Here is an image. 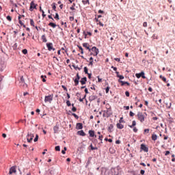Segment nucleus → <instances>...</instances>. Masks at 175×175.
<instances>
[{
  "label": "nucleus",
  "mask_w": 175,
  "mask_h": 175,
  "mask_svg": "<svg viewBox=\"0 0 175 175\" xmlns=\"http://www.w3.org/2000/svg\"><path fill=\"white\" fill-rule=\"evenodd\" d=\"M121 144V141H120V140L116 141V144Z\"/></svg>",
  "instance_id": "obj_54"
},
{
  "label": "nucleus",
  "mask_w": 175,
  "mask_h": 175,
  "mask_svg": "<svg viewBox=\"0 0 175 175\" xmlns=\"http://www.w3.org/2000/svg\"><path fill=\"white\" fill-rule=\"evenodd\" d=\"M66 105H67V106H68V107L72 106V104L70 103V101H69V100L66 101Z\"/></svg>",
  "instance_id": "obj_41"
},
{
  "label": "nucleus",
  "mask_w": 175,
  "mask_h": 175,
  "mask_svg": "<svg viewBox=\"0 0 175 175\" xmlns=\"http://www.w3.org/2000/svg\"><path fill=\"white\" fill-rule=\"evenodd\" d=\"M144 132L148 133L150 132V130L148 129H146L144 130Z\"/></svg>",
  "instance_id": "obj_59"
},
{
  "label": "nucleus",
  "mask_w": 175,
  "mask_h": 175,
  "mask_svg": "<svg viewBox=\"0 0 175 175\" xmlns=\"http://www.w3.org/2000/svg\"><path fill=\"white\" fill-rule=\"evenodd\" d=\"M165 106H166V107H167V109H170V107H172V103H165Z\"/></svg>",
  "instance_id": "obj_29"
},
{
  "label": "nucleus",
  "mask_w": 175,
  "mask_h": 175,
  "mask_svg": "<svg viewBox=\"0 0 175 175\" xmlns=\"http://www.w3.org/2000/svg\"><path fill=\"white\" fill-rule=\"evenodd\" d=\"M135 116V113L132 111H130V117H133Z\"/></svg>",
  "instance_id": "obj_52"
},
{
  "label": "nucleus",
  "mask_w": 175,
  "mask_h": 175,
  "mask_svg": "<svg viewBox=\"0 0 175 175\" xmlns=\"http://www.w3.org/2000/svg\"><path fill=\"white\" fill-rule=\"evenodd\" d=\"M111 114H113L111 113V109L109 108L107 110L104 111V113L103 114V117L109 118V117H110V116H111Z\"/></svg>",
  "instance_id": "obj_2"
},
{
  "label": "nucleus",
  "mask_w": 175,
  "mask_h": 175,
  "mask_svg": "<svg viewBox=\"0 0 175 175\" xmlns=\"http://www.w3.org/2000/svg\"><path fill=\"white\" fill-rule=\"evenodd\" d=\"M54 133H59V126L58 125H55L53 127Z\"/></svg>",
  "instance_id": "obj_11"
},
{
  "label": "nucleus",
  "mask_w": 175,
  "mask_h": 175,
  "mask_svg": "<svg viewBox=\"0 0 175 175\" xmlns=\"http://www.w3.org/2000/svg\"><path fill=\"white\" fill-rule=\"evenodd\" d=\"M160 79H161L163 80V81H164V83H167L166 77H165L162 75H160Z\"/></svg>",
  "instance_id": "obj_22"
},
{
  "label": "nucleus",
  "mask_w": 175,
  "mask_h": 175,
  "mask_svg": "<svg viewBox=\"0 0 175 175\" xmlns=\"http://www.w3.org/2000/svg\"><path fill=\"white\" fill-rule=\"evenodd\" d=\"M16 167H17V166H16V165L11 167L10 168V171H9L8 174L10 175H11V174H13V173H14V174L17 173Z\"/></svg>",
  "instance_id": "obj_5"
},
{
  "label": "nucleus",
  "mask_w": 175,
  "mask_h": 175,
  "mask_svg": "<svg viewBox=\"0 0 175 175\" xmlns=\"http://www.w3.org/2000/svg\"><path fill=\"white\" fill-rule=\"evenodd\" d=\"M75 20V17L70 16V21H73Z\"/></svg>",
  "instance_id": "obj_56"
},
{
  "label": "nucleus",
  "mask_w": 175,
  "mask_h": 175,
  "mask_svg": "<svg viewBox=\"0 0 175 175\" xmlns=\"http://www.w3.org/2000/svg\"><path fill=\"white\" fill-rule=\"evenodd\" d=\"M82 3H83V5H87V3L90 4V1H88V0H83Z\"/></svg>",
  "instance_id": "obj_31"
},
{
  "label": "nucleus",
  "mask_w": 175,
  "mask_h": 175,
  "mask_svg": "<svg viewBox=\"0 0 175 175\" xmlns=\"http://www.w3.org/2000/svg\"><path fill=\"white\" fill-rule=\"evenodd\" d=\"M2 136H3V137H4V139L6 138V134L5 133H3Z\"/></svg>",
  "instance_id": "obj_63"
},
{
  "label": "nucleus",
  "mask_w": 175,
  "mask_h": 175,
  "mask_svg": "<svg viewBox=\"0 0 175 175\" xmlns=\"http://www.w3.org/2000/svg\"><path fill=\"white\" fill-rule=\"evenodd\" d=\"M95 99H98V96H97L92 95V96H89V100L90 102H92V100H95Z\"/></svg>",
  "instance_id": "obj_12"
},
{
  "label": "nucleus",
  "mask_w": 175,
  "mask_h": 175,
  "mask_svg": "<svg viewBox=\"0 0 175 175\" xmlns=\"http://www.w3.org/2000/svg\"><path fill=\"white\" fill-rule=\"evenodd\" d=\"M42 17H46V14H44V11L42 10Z\"/></svg>",
  "instance_id": "obj_58"
},
{
  "label": "nucleus",
  "mask_w": 175,
  "mask_h": 175,
  "mask_svg": "<svg viewBox=\"0 0 175 175\" xmlns=\"http://www.w3.org/2000/svg\"><path fill=\"white\" fill-rule=\"evenodd\" d=\"M6 18H7V20H8V21H12V16H8L6 17Z\"/></svg>",
  "instance_id": "obj_44"
},
{
  "label": "nucleus",
  "mask_w": 175,
  "mask_h": 175,
  "mask_svg": "<svg viewBox=\"0 0 175 175\" xmlns=\"http://www.w3.org/2000/svg\"><path fill=\"white\" fill-rule=\"evenodd\" d=\"M133 132H137V129L136 127H134L133 128Z\"/></svg>",
  "instance_id": "obj_62"
},
{
  "label": "nucleus",
  "mask_w": 175,
  "mask_h": 175,
  "mask_svg": "<svg viewBox=\"0 0 175 175\" xmlns=\"http://www.w3.org/2000/svg\"><path fill=\"white\" fill-rule=\"evenodd\" d=\"M126 96H129V92L126 91L125 92Z\"/></svg>",
  "instance_id": "obj_57"
},
{
  "label": "nucleus",
  "mask_w": 175,
  "mask_h": 175,
  "mask_svg": "<svg viewBox=\"0 0 175 175\" xmlns=\"http://www.w3.org/2000/svg\"><path fill=\"white\" fill-rule=\"evenodd\" d=\"M42 40L44 43H46V42H47V39L46 38V36H44V35L42 36Z\"/></svg>",
  "instance_id": "obj_23"
},
{
  "label": "nucleus",
  "mask_w": 175,
  "mask_h": 175,
  "mask_svg": "<svg viewBox=\"0 0 175 175\" xmlns=\"http://www.w3.org/2000/svg\"><path fill=\"white\" fill-rule=\"evenodd\" d=\"M118 77L120 79V80H124V79H125L123 75H118Z\"/></svg>",
  "instance_id": "obj_35"
},
{
  "label": "nucleus",
  "mask_w": 175,
  "mask_h": 175,
  "mask_svg": "<svg viewBox=\"0 0 175 175\" xmlns=\"http://www.w3.org/2000/svg\"><path fill=\"white\" fill-rule=\"evenodd\" d=\"M116 125L118 129H122L124 128V125H122L121 123H118Z\"/></svg>",
  "instance_id": "obj_19"
},
{
  "label": "nucleus",
  "mask_w": 175,
  "mask_h": 175,
  "mask_svg": "<svg viewBox=\"0 0 175 175\" xmlns=\"http://www.w3.org/2000/svg\"><path fill=\"white\" fill-rule=\"evenodd\" d=\"M72 115L75 117V118H77V120L79 118V116L76 113H72Z\"/></svg>",
  "instance_id": "obj_47"
},
{
  "label": "nucleus",
  "mask_w": 175,
  "mask_h": 175,
  "mask_svg": "<svg viewBox=\"0 0 175 175\" xmlns=\"http://www.w3.org/2000/svg\"><path fill=\"white\" fill-rule=\"evenodd\" d=\"M78 48L81 51V54H84V51L83 50V47H81V46L78 45Z\"/></svg>",
  "instance_id": "obj_30"
},
{
  "label": "nucleus",
  "mask_w": 175,
  "mask_h": 175,
  "mask_svg": "<svg viewBox=\"0 0 175 175\" xmlns=\"http://www.w3.org/2000/svg\"><path fill=\"white\" fill-rule=\"evenodd\" d=\"M90 50L91 51H93V53H95L94 55H97L98 54H99V49H98L95 46H93Z\"/></svg>",
  "instance_id": "obj_10"
},
{
  "label": "nucleus",
  "mask_w": 175,
  "mask_h": 175,
  "mask_svg": "<svg viewBox=\"0 0 175 175\" xmlns=\"http://www.w3.org/2000/svg\"><path fill=\"white\" fill-rule=\"evenodd\" d=\"M135 76H136V78L137 79H140V77H141V75H140V73H137V74H135Z\"/></svg>",
  "instance_id": "obj_46"
},
{
  "label": "nucleus",
  "mask_w": 175,
  "mask_h": 175,
  "mask_svg": "<svg viewBox=\"0 0 175 175\" xmlns=\"http://www.w3.org/2000/svg\"><path fill=\"white\" fill-rule=\"evenodd\" d=\"M132 125H133V126H136V121L135 120L133 121Z\"/></svg>",
  "instance_id": "obj_51"
},
{
  "label": "nucleus",
  "mask_w": 175,
  "mask_h": 175,
  "mask_svg": "<svg viewBox=\"0 0 175 175\" xmlns=\"http://www.w3.org/2000/svg\"><path fill=\"white\" fill-rule=\"evenodd\" d=\"M84 72L85 75H88V68L87 67H84Z\"/></svg>",
  "instance_id": "obj_34"
},
{
  "label": "nucleus",
  "mask_w": 175,
  "mask_h": 175,
  "mask_svg": "<svg viewBox=\"0 0 175 175\" xmlns=\"http://www.w3.org/2000/svg\"><path fill=\"white\" fill-rule=\"evenodd\" d=\"M85 94H88V89L85 88Z\"/></svg>",
  "instance_id": "obj_64"
},
{
  "label": "nucleus",
  "mask_w": 175,
  "mask_h": 175,
  "mask_svg": "<svg viewBox=\"0 0 175 175\" xmlns=\"http://www.w3.org/2000/svg\"><path fill=\"white\" fill-rule=\"evenodd\" d=\"M157 139H158V135H157V134H152V140H154V142H155V140H157Z\"/></svg>",
  "instance_id": "obj_20"
},
{
  "label": "nucleus",
  "mask_w": 175,
  "mask_h": 175,
  "mask_svg": "<svg viewBox=\"0 0 175 175\" xmlns=\"http://www.w3.org/2000/svg\"><path fill=\"white\" fill-rule=\"evenodd\" d=\"M76 6V4L75 3H73L72 7H70V10H75V7Z\"/></svg>",
  "instance_id": "obj_39"
},
{
  "label": "nucleus",
  "mask_w": 175,
  "mask_h": 175,
  "mask_svg": "<svg viewBox=\"0 0 175 175\" xmlns=\"http://www.w3.org/2000/svg\"><path fill=\"white\" fill-rule=\"evenodd\" d=\"M55 18L56 20H59V15H58V13H56V14H55Z\"/></svg>",
  "instance_id": "obj_40"
},
{
  "label": "nucleus",
  "mask_w": 175,
  "mask_h": 175,
  "mask_svg": "<svg viewBox=\"0 0 175 175\" xmlns=\"http://www.w3.org/2000/svg\"><path fill=\"white\" fill-rule=\"evenodd\" d=\"M143 27H147V22H144V23H143Z\"/></svg>",
  "instance_id": "obj_61"
},
{
  "label": "nucleus",
  "mask_w": 175,
  "mask_h": 175,
  "mask_svg": "<svg viewBox=\"0 0 175 175\" xmlns=\"http://www.w3.org/2000/svg\"><path fill=\"white\" fill-rule=\"evenodd\" d=\"M90 147H91V150H98V148H95L92 146V145H91Z\"/></svg>",
  "instance_id": "obj_50"
},
{
  "label": "nucleus",
  "mask_w": 175,
  "mask_h": 175,
  "mask_svg": "<svg viewBox=\"0 0 175 175\" xmlns=\"http://www.w3.org/2000/svg\"><path fill=\"white\" fill-rule=\"evenodd\" d=\"M113 127L114 126H113V124H110L109 126L108 127L109 132H111V129H113Z\"/></svg>",
  "instance_id": "obj_28"
},
{
  "label": "nucleus",
  "mask_w": 175,
  "mask_h": 175,
  "mask_svg": "<svg viewBox=\"0 0 175 175\" xmlns=\"http://www.w3.org/2000/svg\"><path fill=\"white\" fill-rule=\"evenodd\" d=\"M34 136L35 135H33V133H32V131H28L27 135L26 136L27 142L31 143L32 140H33Z\"/></svg>",
  "instance_id": "obj_1"
},
{
  "label": "nucleus",
  "mask_w": 175,
  "mask_h": 175,
  "mask_svg": "<svg viewBox=\"0 0 175 175\" xmlns=\"http://www.w3.org/2000/svg\"><path fill=\"white\" fill-rule=\"evenodd\" d=\"M72 111H77V109L76 107H75V104H72Z\"/></svg>",
  "instance_id": "obj_25"
},
{
  "label": "nucleus",
  "mask_w": 175,
  "mask_h": 175,
  "mask_svg": "<svg viewBox=\"0 0 175 175\" xmlns=\"http://www.w3.org/2000/svg\"><path fill=\"white\" fill-rule=\"evenodd\" d=\"M22 52H23V54H27L28 51H27V49H23V50L22 51Z\"/></svg>",
  "instance_id": "obj_45"
},
{
  "label": "nucleus",
  "mask_w": 175,
  "mask_h": 175,
  "mask_svg": "<svg viewBox=\"0 0 175 175\" xmlns=\"http://www.w3.org/2000/svg\"><path fill=\"white\" fill-rule=\"evenodd\" d=\"M91 159H92L91 157L88 158V161L87 163H86V166H88V165H90V163H91Z\"/></svg>",
  "instance_id": "obj_33"
},
{
  "label": "nucleus",
  "mask_w": 175,
  "mask_h": 175,
  "mask_svg": "<svg viewBox=\"0 0 175 175\" xmlns=\"http://www.w3.org/2000/svg\"><path fill=\"white\" fill-rule=\"evenodd\" d=\"M49 27H52V28H55L57 27V25L53 22L49 23Z\"/></svg>",
  "instance_id": "obj_21"
},
{
  "label": "nucleus",
  "mask_w": 175,
  "mask_h": 175,
  "mask_svg": "<svg viewBox=\"0 0 175 175\" xmlns=\"http://www.w3.org/2000/svg\"><path fill=\"white\" fill-rule=\"evenodd\" d=\"M80 83H81L82 85H84V84L87 83V77L82 78L81 80L80 81Z\"/></svg>",
  "instance_id": "obj_13"
},
{
  "label": "nucleus",
  "mask_w": 175,
  "mask_h": 175,
  "mask_svg": "<svg viewBox=\"0 0 175 175\" xmlns=\"http://www.w3.org/2000/svg\"><path fill=\"white\" fill-rule=\"evenodd\" d=\"M76 129H83V124L77 123L76 125Z\"/></svg>",
  "instance_id": "obj_16"
},
{
  "label": "nucleus",
  "mask_w": 175,
  "mask_h": 175,
  "mask_svg": "<svg viewBox=\"0 0 175 175\" xmlns=\"http://www.w3.org/2000/svg\"><path fill=\"white\" fill-rule=\"evenodd\" d=\"M111 68L113 69L115 72H117V67L111 66Z\"/></svg>",
  "instance_id": "obj_55"
},
{
  "label": "nucleus",
  "mask_w": 175,
  "mask_h": 175,
  "mask_svg": "<svg viewBox=\"0 0 175 175\" xmlns=\"http://www.w3.org/2000/svg\"><path fill=\"white\" fill-rule=\"evenodd\" d=\"M137 119L140 122H144V118H146L143 113L142 112H138L137 114Z\"/></svg>",
  "instance_id": "obj_3"
},
{
  "label": "nucleus",
  "mask_w": 175,
  "mask_h": 175,
  "mask_svg": "<svg viewBox=\"0 0 175 175\" xmlns=\"http://www.w3.org/2000/svg\"><path fill=\"white\" fill-rule=\"evenodd\" d=\"M169 154H170V151L167 150V151L165 152V156H167V155H169Z\"/></svg>",
  "instance_id": "obj_53"
},
{
  "label": "nucleus",
  "mask_w": 175,
  "mask_h": 175,
  "mask_svg": "<svg viewBox=\"0 0 175 175\" xmlns=\"http://www.w3.org/2000/svg\"><path fill=\"white\" fill-rule=\"evenodd\" d=\"M44 102L46 103H47V102H49V103H51V102H53V95L46 96L44 98Z\"/></svg>",
  "instance_id": "obj_4"
},
{
  "label": "nucleus",
  "mask_w": 175,
  "mask_h": 175,
  "mask_svg": "<svg viewBox=\"0 0 175 175\" xmlns=\"http://www.w3.org/2000/svg\"><path fill=\"white\" fill-rule=\"evenodd\" d=\"M52 8L55 11L56 10L55 9H57V6H55V3H53V4H52Z\"/></svg>",
  "instance_id": "obj_38"
},
{
  "label": "nucleus",
  "mask_w": 175,
  "mask_h": 175,
  "mask_svg": "<svg viewBox=\"0 0 175 175\" xmlns=\"http://www.w3.org/2000/svg\"><path fill=\"white\" fill-rule=\"evenodd\" d=\"M30 25H31V27H35V22H33V19H30Z\"/></svg>",
  "instance_id": "obj_26"
},
{
  "label": "nucleus",
  "mask_w": 175,
  "mask_h": 175,
  "mask_svg": "<svg viewBox=\"0 0 175 175\" xmlns=\"http://www.w3.org/2000/svg\"><path fill=\"white\" fill-rule=\"evenodd\" d=\"M79 80H80V75H79V73H77V77L74 79V82L75 83V85H79Z\"/></svg>",
  "instance_id": "obj_9"
},
{
  "label": "nucleus",
  "mask_w": 175,
  "mask_h": 175,
  "mask_svg": "<svg viewBox=\"0 0 175 175\" xmlns=\"http://www.w3.org/2000/svg\"><path fill=\"white\" fill-rule=\"evenodd\" d=\"M83 46L87 49L89 51H91V49H90V44L87 42L83 44Z\"/></svg>",
  "instance_id": "obj_14"
},
{
  "label": "nucleus",
  "mask_w": 175,
  "mask_h": 175,
  "mask_svg": "<svg viewBox=\"0 0 175 175\" xmlns=\"http://www.w3.org/2000/svg\"><path fill=\"white\" fill-rule=\"evenodd\" d=\"M141 150L144 152H148V148L144 144H141Z\"/></svg>",
  "instance_id": "obj_8"
},
{
  "label": "nucleus",
  "mask_w": 175,
  "mask_h": 175,
  "mask_svg": "<svg viewBox=\"0 0 175 175\" xmlns=\"http://www.w3.org/2000/svg\"><path fill=\"white\" fill-rule=\"evenodd\" d=\"M144 173H146V171H144V170H142L140 171V174L143 175V174H144Z\"/></svg>",
  "instance_id": "obj_49"
},
{
  "label": "nucleus",
  "mask_w": 175,
  "mask_h": 175,
  "mask_svg": "<svg viewBox=\"0 0 175 175\" xmlns=\"http://www.w3.org/2000/svg\"><path fill=\"white\" fill-rule=\"evenodd\" d=\"M109 91H110V87L107 86L105 89L106 94H109Z\"/></svg>",
  "instance_id": "obj_36"
},
{
  "label": "nucleus",
  "mask_w": 175,
  "mask_h": 175,
  "mask_svg": "<svg viewBox=\"0 0 175 175\" xmlns=\"http://www.w3.org/2000/svg\"><path fill=\"white\" fill-rule=\"evenodd\" d=\"M44 77H46V76H43V75L41 76V79H42L43 83H46V79H44Z\"/></svg>",
  "instance_id": "obj_42"
},
{
  "label": "nucleus",
  "mask_w": 175,
  "mask_h": 175,
  "mask_svg": "<svg viewBox=\"0 0 175 175\" xmlns=\"http://www.w3.org/2000/svg\"><path fill=\"white\" fill-rule=\"evenodd\" d=\"M62 87L65 91H68V89L66 88V87H65V85H62Z\"/></svg>",
  "instance_id": "obj_60"
},
{
  "label": "nucleus",
  "mask_w": 175,
  "mask_h": 175,
  "mask_svg": "<svg viewBox=\"0 0 175 175\" xmlns=\"http://www.w3.org/2000/svg\"><path fill=\"white\" fill-rule=\"evenodd\" d=\"M72 66H73V68H74L75 69H78V70H81V68H79L78 66H75V65H72Z\"/></svg>",
  "instance_id": "obj_43"
},
{
  "label": "nucleus",
  "mask_w": 175,
  "mask_h": 175,
  "mask_svg": "<svg viewBox=\"0 0 175 175\" xmlns=\"http://www.w3.org/2000/svg\"><path fill=\"white\" fill-rule=\"evenodd\" d=\"M89 135H90V137H94L95 136V131H94L92 130H90Z\"/></svg>",
  "instance_id": "obj_18"
},
{
  "label": "nucleus",
  "mask_w": 175,
  "mask_h": 175,
  "mask_svg": "<svg viewBox=\"0 0 175 175\" xmlns=\"http://www.w3.org/2000/svg\"><path fill=\"white\" fill-rule=\"evenodd\" d=\"M141 77H142V79H146V76L144 75V72L142 71L140 73H139Z\"/></svg>",
  "instance_id": "obj_27"
},
{
  "label": "nucleus",
  "mask_w": 175,
  "mask_h": 175,
  "mask_svg": "<svg viewBox=\"0 0 175 175\" xmlns=\"http://www.w3.org/2000/svg\"><path fill=\"white\" fill-rule=\"evenodd\" d=\"M46 47L48 48L49 51H51V50L54 51L55 50V49L53 47V43L51 42L46 43Z\"/></svg>",
  "instance_id": "obj_7"
},
{
  "label": "nucleus",
  "mask_w": 175,
  "mask_h": 175,
  "mask_svg": "<svg viewBox=\"0 0 175 175\" xmlns=\"http://www.w3.org/2000/svg\"><path fill=\"white\" fill-rule=\"evenodd\" d=\"M119 83H121V85H125V84H126V85H129V83L127 81H123L122 80H118Z\"/></svg>",
  "instance_id": "obj_17"
},
{
  "label": "nucleus",
  "mask_w": 175,
  "mask_h": 175,
  "mask_svg": "<svg viewBox=\"0 0 175 175\" xmlns=\"http://www.w3.org/2000/svg\"><path fill=\"white\" fill-rule=\"evenodd\" d=\"M19 24L21 25H23V27L24 28H25V25H24V23H23V21H21V20H19Z\"/></svg>",
  "instance_id": "obj_37"
},
{
  "label": "nucleus",
  "mask_w": 175,
  "mask_h": 175,
  "mask_svg": "<svg viewBox=\"0 0 175 175\" xmlns=\"http://www.w3.org/2000/svg\"><path fill=\"white\" fill-rule=\"evenodd\" d=\"M38 140H39V135L38 134L36 135V137L33 139V142L35 143H36V142H38Z\"/></svg>",
  "instance_id": "obj_24"
},
{
  "label": "nucleus",
  "mask_w": 175,
  "mask_h": 175,
  "mask_svg": "<svg viewBox=\"0 0 175 175\" xmlns=\"http://www.w3.org/2000/svg\"><path fill=\"white\" fill-rule=\"evenodd\" d=\"M77 135H79V136H85V133H84V131L81 130L77 131Z\"/></svg>",
  "instance_id": "obj_15"
},
{
  "label": "nucleus",
  "mask_w": 175,
  "mask_h": 175,
  "mask_svg": "<svg viewBox=\"0 0 175 175\" xmlns=\"http://www.w3.org/2000/svg\"><path fill=\"white\" fill-rule=\"evenodd\" d=\"M55 150L56 151H61V148L59 147V146H55Z\"/></svg>",
  "instance_id": "obj_32"
},
{
  "label": "nucleus",
  "mask_w": 175,
  "mask_h": 175,
  "mask_svg": "<svg viewBox=\"0 0 175 175\" xmlns=\"http://www.w3.org/2000/svg\"><path fill=\"white\" fill-rule=\"evenodd\" d=\"M37 5H36V3H35V1H32L30 3V8H29L30 12H32V10H33V9H36Z\"/></svg>",
  "instance_id": "obj_6"
},
{
  "label": "nucleus",
  "mask_w": 175,
  "mask_h": 175,
  "mask_svg": "<svg viewBox=\"0 0 175 175\" xmlns=\"http://www.w3.org/2000/svg\"><path fill=\"white\" fill-rule=\"evenodd\" d=\"M24 77H21L20 83H24Z\"/></svg>",
  "instance_id": "obj_48"
}]
</instances>
